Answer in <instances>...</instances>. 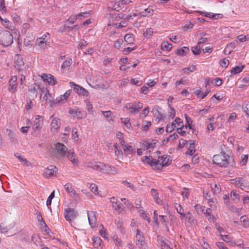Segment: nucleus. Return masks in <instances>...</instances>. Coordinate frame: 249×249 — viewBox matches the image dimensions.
Masks as SVG:
<instances>
[{"label": "nucleus", "instance_id": "1", "mask_svg": "<svg viewBox=\"0 0 249 249\" xmlns=\"http://www.w3.org/2000/svg\"><path fill=\"white\" fill-rule=\"evenodd\" d=\"M138 15V13H134L133 14H130L128 16H127L126 18L124 19V20H121V18L117 15L114 14L112 15L111 18L109 19L108 21V23L107 24L108 26H113L116 28L120 29L123 27H124L127 26L128 23L125 21V19L127 20H129L133 18V17H135Z\"/></svg>", "mask_w": 249, "mask_h": 249}, {"label": "nucleus", "instance_id": "2", "mask_svg": "<svg viewBox=\"0 0 249 249\" xmlns=\"http://www.w3.org/2000/svg\"><path fill=\"white\" fill-rule=\"evenodd\" d=\"M233 159L225 152H221L213 156V162L221 167H227Z\"/></svg>", "mask_w": 249, "mask_h": 249}, {"label": "nucleus", "instance_id": "3", "mask_svg": "<svg viewBox=\"0 0 249 249\" xmlns=\"http://www.w3.org/2000/svg\"><path fill=\"white\" fill-rule=\"evenodd\" d=\"M13 43L12 34L8 31H0V44L4 47H8Z\"/></svg>", "mask_w": 249, "mask_h": 249}, {"label": "nucleus", "instance_id": "4", "mask_svg": "<svg viewBox=\"0 0 249 249\" xmlns=\"http://www.w3.org/2000/svg\"><path fill=\"white\" fill-rule=\"evenodd\" d=\"M50 38V34L45 33L41 37L37 38L36 42V47L37 50L43 51L47 48V41Z\"/></svg>", "mask_w": 249, "mask_h": 249}, {"label": "nucleus", "instance_id": "5", "mask_svg": "<svg viewBox=\"0 0 249 249\" xmlns=\"http://www.w3.org/2000/svg\"><path fill=\"white\" fill-rule=\"evenodd\" d=\"M172 162L170 156L165 155L160 156L158 160H156V170H160L164 167L169 165Z\"/></svg>", "mask_w": 249, "mask_h": 249}, {"label": "nucleus", "instance_id": "6", "mask_svg": "<svg viewBox=\"0 0 249 249\" xmlns=\"http://www.w3.org/2000/svg\"><path fill=\"white\" fill-rule=\"evenodd\" d=\"M40 90V100L42 104L45 105L49 103H52L53 101V97L47 88L45 87L41 88Z\"/></svg>", "mask_w": 249, "mask_h": 249}, {"label": "nucleus", "instance_id": "7", "mask_svg": "<svg viewBox=\"0 0 249 249\" xmlns=\"http://www.w3.org/2000/svg\"><path fill=\"white\" fill-rule=\"evenodd\" d=\"M87 166L91 169L104 173L106 164L100 161L92 160L87 163Z\"/></svg>", "mask_w": 249, "mask_h": 249}, {"label": "nucleus", "instance_id": "8", "mask_svg": "<svg viewBox=\"0 0 249 249\" xmlns=\"http://www.w3.org/2000/svg\"><path fill=\"white\" fill-rule=\"evenodd\" d=\"M14 67L18 72L22 71L25 70V63L23 58L18 54L15 56Z\"/></svg>", "mask_w": 249, "mask_h": 249}, {"label": "nucleus", "instance_id": "9", "mask_svg": "<svg viewBox=\"0 0 249 249\" xmlns=\"http://www.w3.org/2000/svg\"><path fill=\"white\" fill-rule=\"evenodd\" d=\"M71 87H73L74 91L79 95L88 97L89 95V91L80 85H77L73 82L69 83Z\"/></svg>", "mask_w": 249, "mask_h": 249}, {"label": "nucleus", "instance_id": "10", "mask_svg": "<svg viewBox=\"0 0 249 249\" xmlns=\"http://www.w3.org/2000/svg\"><path fill=\"white\" fill-rule=\"evenodd\" d=\"M40 77L43 81L49 86H53L57 83V79L51 74L43 73Z\"/></svg>", "mask_w": 249, "mask_h": 249}, {"label": "nucleus", "instance_id": "11", "mask_svg": "<svg viewBox=\"0 0 249 249\" xmlns=\"http://www.w3.org/2000/svg\"><path fill=\"white\" fill-rule=\"evenodd\" d=\"M43 118L42 116L40 115H36L35 119L34 121V123L33 124L32 128L33 129L34 132H38L39 131L43 126Z\"/></svg>", "mask_w": 249, "mask_h": 249}, {"label": "nucleus", "instance_id": "12", "mask_svg": "<svg viewBox=\"0 0 249 249\" xmlns=\"http://www.w3.org/2000/svg\"><path fill=\"white\" fill-rule=\"evenodd\" d=\"M61 125L60 120L55 117L53 119L50 124V131L53 134L58 132Z\"/></svg>", "mask_w": 249, "mask_h": 249}, {"label": "nucleus", "instance_id": "13", "mask_svg": "<svg viewBox=\"0 0 249 249\" xmlns=\"http://www.w3.org/2000/svg\"><path fill=\"white\" fill-rule=\"evenodd\" d=\"M113 1L116 2L111 4V7L117 11H119L124 5L131 2L130 0H113Z\"/></svg>", "mask_w": 249, "mask_h": 249}, {"label": "nucleus", "instance_id": "14", "mask_svg": "<svg viewBox=\"0 0 249 249\" xmlns=\"http://www.w3.org/2000/svg\"><path fill=\"white\" fill-rule=\"evenodd\" d=\"M57 172L56 167L53 165H50L44 170L43 176L46 178H51L55 176Z\"/></svg>", "mask_w": 249, "mask_h": 249}, {"label": "nucleus", "instance_id": "15", "mask_svg": "<svg viewBox=\"0 0 249 249\" xmlns=\"http://www.w3.org/2000/svg\"><path fill=\"white\" fill-rule=\"evenodd\" d=\"M156 143V140L150 139L144 141L141 145V150H149L150 151V150H152L155 147Z\"/></svg>", "mask_w": 249, "mask_h": 249}, {"label": "nucleus", "instance_id": "16", "mask_svg": "<svg viewBox=\"0 0 249 249\" xmlns=\"http://www.w3.org/2000/svg\"><path fill=\"white\" fill-rule=\"evenodd\" d=\"M66 155L68 159L71 161L73 165H78L79 160L73 149L68 150Z\"/></svg>", "mask_w": 249, "mask_h": 249}, {"label": "nucleus", "instance_id": "17", "mask_svg": "<svg viewBox=\"0 0 249 249\" xmlns=\"http://www.w3.org/2000/svg\"><path fill=\"white\" fill-rule=\"evenodd\" d=\"M76 214L73 209L68 208L64 212V216L67 221H71L76 217Z\"/></svg>", "mask_w": 249, "mask_h": 249}, {"label": "nucleus", "instance_id": "18", "mask_svg": "<svg viewBox=\"0 0 249 249\" xmlns=\"http://www.w3.org/2000/svg\"><path fill=\"white\" fill-rule=\"evenodd\" d=\"M97 213L95 212L89 211L88 213V217L89 225L94 227L97 223Z\"/></svg>", "mask_w": 249, "mask_h": 249}, {"label": "nucleus", "instance_id": "19", "mask_svg": "<svg viewBox=\"0 0 249 249\" xmlns=\"http://www.w3.org/2000/svg\"><path fill=\"white\" fill-rule=\"evenodd\" d=\"M124 107L131 114L138 112L140 108L139 104H126Z\"/></svg>", "mask_w": 249, "mask_h": 249}, {"label": "nucleus", "instance_id": "20", "mask_svg": "<svg viewBox=\"0 0 249 249\" xmlns=\"http://www.w3.org/2000/svg\"><path fill=\"white\" fill-rule=\"evenodd\" d=\"M71 92V90L69 89L67 90L64 94L61 95L57 97L55 100L56 103L61 104L66 102V101L70 97Z\"/></svg>", "mask_w": 249, "mask_h": 249}, {"label": "nucleus", "instance_id": "21", "mask_svg": "<svg viewBox=\"0 0 249 249\" xmlns=\"http://www.w3.org/2000/svg\"><path fill=\"white\" fill-rule=\"evenodd\" d=\"M142 162L145 164L150 166L154 170H155L156 159L151 156H144L142 160Z\"/></svg>", "mask_w": 249, "mask_h": 249}, {"label": "nucleus", "instance_id": "22", "mask_svg": "<svg viewBox=\"0 0 249 249\" xmlns=\"http://www.w3.org/2000/svg\"><path fill=\"white\" fill-rule=\"evenodd\" d=\"M55 148L57 152L61 157H64L68 151L66 146L60 143H57L56 144Z\"/></svg>", "mask_w": 249, "mask_h": 249}, {"label": "nucleus", "instance_id": "23", "mask_svg": "<svg viewBox=\"0 0 249 249\" xmlns=\"http://www.w3.org/2000/svg\"><path fill=\"white\" fill-rule=\"evenodd\" d=\"M17 77L16 76H12L9 81V90L11 93H14L17 90Z\"/></svg>", "mask_w": 249, "mask_h": 249}, {"label": "nucleus", "instance_id": "24", "mask_svg": "<svg viewBox=\"0 0 249 249\" xmlns=\"http://www.w3.org/2000/svg\"><path fill=\"white\" fill-rule=\"evenodd\" d=\"M106 120L110 124L113 123L114 122V117L112 112L109 111H101Z\"/></svg>", "mask_w": 249, "mask_h": 249}, {"label": "nucleus", "instance_id": "25", "mask_svg": "<svg viewBox=\"0 0 249 249\" xmlns=\"http://www.w3.org/2000/svg\"><path fill=\"white\" fill-rule=\"evenodd\" d=\"M121 146L125 155H132L135 153V148L132 146L125 144V143Z\"/></svg>", "mask_w": 249, "mask_h": 249}, {"label": "nucleus", "instance_id": "26", "mask_svg": "<svg viewBox=\"0 0 249 249\" xmlns=\"http://www.w3.org/2000/svg\"><path fill=\"white\" fill-rule=\"evenodd\" d=\"M205 214V216L208 218V220L209 221H213V222H215V218L212 215V210L210 208H207L205 209H204V211L203 213Z\"/></svg>", "mask_w": 249, "mask_h": 249}, {"label": "nucleus", "instance_id": "27", "mask_svg": "<svg viewBox=\"0 0 249 249\" xmlns=\"http://www.w3.org/2000/svg\"><path fill=\"white\" fill-rule=\"evenodd\" d=\"M117 170L115 167L106 164L104 174H110L114 175L117 173Z\"/></svg>", "mask_w": 249, "mask_h": 249}, {"label": "nucleus", "instance_id": "28", "mask_svg": "<svg viewBox=\"0 0 249 249\" xmlns=\"http://www.w3.org/2000/svg\"><path fill=\"white\" fill-rule=\"evenodd\" d=\"M151 194L152 196L153 197V198L155 200V202L158 204H161V200L159 197V193H158L157 190L154 189H151Z\"/></svg>", "mask_w": 249, "mask_h": 249}, {"label": "nucleus", "instance_id": "29", "mask_svg": "<svg viewBox=\"0 0 249 249\" xmlns=\"http://www.w3.org/2000/svg\"><path fill=\"white\" fill-rule=\"evenodd\" d=\"M172 48V45L171 44L169 43L167 41H163L160 45V49L162 51H170Z\"/></svg>", "mask_w": 249, "mask_h": 249}, {"label": "nucleus", "instance_id": "30", "mask_svg": "<svg viewBox=\"0 0 249 249\" xmlns=\"http://www.w3.org/2000/svg\"><path fill=\"white\" fill-rule=\"evenodd\" d=\"M176 209L178 213L180 215V217L183 219L185 217V214L184 213V210L179 204H176Z\"/></svg>", "mask_w": 249, "mask_h": 249}, {"label": "nucleus", "instance_id": "31", "mask_svg": "<svg viewBox=\"0 0 249 249\" xmlns=\"http://www.w3.org/2000/svg\"><path fill=\"white\" fill-rule=\"evenodd\" d=\"M0 20L2 25L7 29H10L12 27V23L6 18H2L0 17Z\"/></svg>", "mask_w": 249, "mask_h": 249}, {"label": "nucleus", "instance_id": "32", "mask_svg": "<svg viewBox=\"0 0 249 249\" xmlns=\"http://www.w3.org/2000/svg\"><path fill=\"white\" fill-rule=\"evenodd\" d=\"M189 49L188 47H183L180 49H178L176 53L178 55L184 56L189 52Z\"/></svg>", "mask_w": 249, "mask_h": 249}, {"label": "nucleus", "instance_id": "33", "mask_svg": "<svg viewBox=\"0 0 249 249\" xmlns=\"http://www.w3.org/2000/svg\"><path fill=\"white\" fill-rule=\"evenodd\" d=\"M122 124L125 126V127L128 130H131L132 127L130 122V119L129 118H121Z\"/></svg>", "mask_w": 249, "mask_h": 249}, {"label": "nucleus", "instance_id": "34", "mask_svg": "<svg viewBox=\"0 0 249 249\" xmlns=\"http://www.w3.org/2000/svg\"><path fill=\"white\" fill-rule=\"evenodd\" d=\"M124 41L128 44H133L134 41V37L132 34H127L124 36Z\"/></svg>", "mask_w": 249, "mask_h": 249}, {"label": "nucleus", "instance_id": "35", "mask_svg": "<svg viewBox=\"0 0 249 249\" xmlns=\"http://www.w3.org/2000/svg\"><path fill=\"white\" fill-rule=\"evenodd\" d=\"M196 151L195 145L194 142L190 141V146L186 152V154L189 155H192Z\"/></svg>", "mask_w": 249, "mask_h": 249}, {"label": "nucleus", "instance_id": "36", "mask_svg": "<svg viewBox=\"0 0 249 249\" xmlns=\"http://www.w3.org/2000/svg\"><path fill=\"white\" fill-rule=\"evenodd\" d=\"M113 208L118 213L124 211V207L122 203H116L115 205L113 204Z\"/></svg>", "mask_w": 249, "mask_h": 249}, {"label": "nucleus", "instance_id": "37", "mask_svg": "<svg viewBox=\"0 0 249 249\" xmlns=\"http://www.w3.org/2000/svg\"><path fill=\"white\" fill-rule=\"evenodd\" d=\"M189 130V129L188 128L187 125H185L180 127H178L177 131L179 134L181 136H184L186 134V131Z\"/></svg>", "mask_w": 249, "mask_h": 249}, {"label": "nucleus", "instance_id": "38", "mask_svg": "<svg viewBox=\"0 0 249 249\" xmlns=\"http://www.w3.org/2000/svg\"><path fill=\"white\" fill-rule=\"evenodd\" d=\"M240 222L244 228H246L249 227V220L248 218L246 215H244L241 217Z\"/></svg>", "mask_w": 249, "mask_h": 249}, {"label": "nucleus", "instance_id": "39", "mask_svg": "<svg viewBox=\"0 0 249 249\" xmlns=\"http://www.w3.org/2000/svg\"><path fill=\"white\" fill-rule=\"evenodd\" d=\"M93 245L96 248H98L101 246L102 243V240L98 237H93L92 238Z\"/></svg>", "mask_w": 249, "mask_h": 249}, {"label": "nucleus", "instance_id": "40", "mask_svg": "<svg viewBox=\"0 0 249 249\" xmlns=\"http://www.w3.org/2000/svg\"><path fill=\"white\" fill-rule=\"evenodd\" d=\"M249 155L242 154L240 157V164L241 166L246 165L248 161Z\"/></svg>", "mask_w": 249, "mask_h": 249}, {"label": "nucleus", "instance_id": "41", "mask_svg": "<svg viewBox=\"0 0 249 249\" xmlns=\"http://www.w3.org/2000/svg\"><path fill=\"white\" fill-rule=\"evenodd\" d=\"M153 10L151 8H145L144 10L141 12V16L148 17L153 14Z\"/></svg>", "mask_w": 249, "mask_h": 249}, {"label": "nucleus", "instance_id": "42", "mask_svg": "<svg viewBox=\"0 0 249 249\" xmlns=\"http://www.w3.org/2000/svg\"><path fill=\"white\" fill-rule=\"evenodd\" d=\"M72 63V59L70 58L65 61L61 66L62 70H66L70 68Z\"/></svg>", "mask_w": 249, "mask_h": 249}, {"label": "nucleus", "instance_id": "43", "mask_svg": "<svg viewBox=\"0 0 249 249\" xmlns=\"http://www.w3.org/2000/svg\"><path fill=\"white\" fill-rule=\"evenodd\" d=\"M70 114L71 115L74 117H77V118H81V117L80 116L81 112L80 111H78L76 109L71 108L69 111Z\"/></svg>", "mask_w": 249, "mask_h": 249}, {"label": "nucleus", "instance_id": "44", "mask_svg": "<svg viewBox=\"0 0 249 249\" xmlns=\"http://www.w3.org/2000/svg\"><path fill=\"white\" fill-rule=\"evenodd\" d=\"M244 68V66H241V67L236 66L234 68H232L231 70V74H236L239 73L242 71Z\"/></svg>", "mask_w": 249, "mask_h": 249}, {"label": "nucleus", "instance_id": "45", "mask_svg": "<svg viewBox=\"0 0 249 249\" xmlns=\"http://www.w3.org/2000/svg\"><path fill=\"white\" fill-rule=\"evenodd\" d=\"M39 89V85L38 83H35L33 84L32 87L29 89V91L35 93L36 94V96L37 93Z\"/></svg>", "mask_w": 249, "mask_h": 249}, {"label": "nucleus", "instance_id": "46", "mask_svg": "<svg viewBox=\"0 0 249 249\" xmlns=\"http://www.w3.org/2000/svg\"><path fill=\"white\" fill-rule=\"evenodd\" d=\"M186 219L188 220V221L191 223H196V220L195 217L193 216L192 213L190 212H188L186 213Z\"/></svg>", "mask_w": 249, "mask_h": 249}, {"label": "nucleus", "instance_id": "47", "mask_svg": "<svg viewBox=\"0 0 249 249\" xmlns=\"http://www.w3.org/2000/svg\"><path fill=\"white\" fill-rule=\"evenodd\" d=\"M196 70V67L195 65H192L188 67H186L182 69V71L184 73H189L190 72H193Z\"/></svg>", "mask_w": 249, "mask_h": 249}, {"label": "nucleus", "instance_id": "48", "mask_svg": "<svg viewBox=\"0 0 249 249\" xmlns=\"http://www.w3.org/2000/svg\"><path fill=\"white\" fill-rule=\"evenodd\" d=\"M151 124L150 121H143L142 125V130L144 131H148L151 126Z\"/></svg>", "mask_w": 249, "mask_h": 249}, {"label": "nucleus", "instance_id": "49", "mask_svg": "<svg viewBox=\"0 0 249 249\" xmlns=\"http://www.w3.org/2000/svg\"><path fill=\"white\" fill-rule=\"evenodd\" d=\"M176 128H177V126L176 125L174 122H173L167 125L166 131L167 132H172L173 130L175 129Z\"/></svg>", "mask_w": 249, "mask_h": 249}, {"label": "nucleus", "instance_id": "50", "mask_svg": "<svg viewBox=\"0 0 249 249\" xmlns=\"http://www.w3.org/2000/svg\"><path fill=\"white\" fill-rule=\"evenodd\" d=\"M54 194H55V191L54 190L52 192V193L48 197V198L47 200L46 205H47V207H48V208H49V209L50 208V206L51 205V204H52V200L54 197Z\"/></svg>", "mask_w": 249, "mask_h": 249}, {"label": "nucleus", "instance_id": "51", "mask_svg": "<svg viewBox=\"0 0 249 249\" xmlns=\"http://www.w3.org/2000/svg\"><path fill=\"white\" fill-rule=\"evenodd\" d=\"M198 12L204 17H208L211 18H216V16H217L214 15V14L211 12H208L205 11H198Z\"/></svg>", "mask_w": 249, "mask_h": 249}, {"label": "nucleus", "instance_id": "52", "mask_svg": "<svg viewBox=\"0 0 249 249\" xmlns=\"http://www.w3.org/2000/svg\"><path fill=\"white\" fill-rule=\"evenodd\" d=\"M153 32L152 28H148L143 32V36L146 38H149L152 36Z\"/></svg>", "mask_w": 249, "mask_h": 249}, {"label": "nucleus", "instance_id": "53", "mask_svg": "<svg viewBox=\"0 0 249 249\" xmlns=\"http://www.w3.org/2000/svg\"><path fill=\"white\" fill-rule=\"evenodd\" d=\"M221 239L226 242L230 243L232 245H236V243L234 242H232L229 235H223L220 234Z\"/></svg>", "mask_w": 249, "mask_h": 249}, {"label": "nucleus", "instance_id": "54", "mask_svg": "<svg viewBox=\"0 0 249 249\" xmlns=\"http://www.w3.org/2000/svg\"><path fill=\"white\" fill-rule=\"evenodd\" d=\"M213 192L215 194H218L220 192L221 188L219 184H214L211 186Z\"/></svg>", "mask_w": 249, "mask_h": 249}, {"label": "nucleus", "instance_id": "55", "mask_svg": "<svg viewBox=\"0 0 249 249\" xmlns=\"http://www.w3.org/2000/svg\"><path fill=\"white\" fill-rule=\"evenodd\" d=\"M237 39L240 42H244L249 39V36L240 35L237 36Z\"/></svg>", "mask_w": 249, "mask_h": 249}, {"label": "nucleus", "instance_id": "56", "mask_svg": "<svg viewBox=\"0 0 249 249\" xmlns=\"http://www.w3.org/2000/svg\"><path fill=\"white\" fill-rule=\"evenodd\" d=\"M194 208L196 213L198 214H200L201 213H203L204 211V209L205 208L204 207H202L199 204L196 205Z\"/></svg>", "mask_w": 249, "mask_h": 249}, {"label": "nucleus", "instance_id": "57", "mask_svg": "<svg viewBox=\"0 0 249 249\" xmlns=\"http://www.w3.org/2000/svg\"><path fill=\"white\" fill-rule=\"evenodd\" d=\"M89 188L90 191L95 195L98 194V188L96 184H95L94 183L90 184Z\"/></svg>", "mask_w": 249, "mask_h": 249}, {"label": "nucleus", "instance_id": "58", "mask_svg": "<svg viewBox=\"0 0 249 249\" xmlns=\"http://www.w3.org/2000/svg\"><path fill=\"white\" fill-rule=\"evenodd\" d=\"M116 137L119 140V142L120 144L121 145H124V143H125V142L123 139V134L120 132H118L116 133Z\"/></svg>", "mask_w": 249, "mask_h": 249}, {"label": "nucleus", "instance_id": "59", "mask_svg": "<svg viewBox=\"0 0 249 249\" xmlns=\"http://www.w3.org/2000/svg\"><path fill=\"white\" fill-rule=\"evenodd\" d=\"M0 12L1 13H5L6 12L4 0H0Z\"/></svg>", "mask_w": 249, "mask_h": 249}, {"label": "nucleus", "instance_id": "60", "mask_svg": "<svg viewBox=\"0 0 249 249\" xmlns=\"http://www.w3.org/2000/svg\"><path fill=\"white\" fill-rule=\"evenodd\" d=\"M178 135L176 133H174L171 135L168 138H167L166 140H164L163 142H172L174 140H176L178 138Z\"/></svg>", "mask_w": 249, "mask_h": 249}, {"label": "nucleus", "instance_id": "61", "mask_svg": "<svg viewBox=\"0 0 249 249\" xmlns=\"http://www.w3.org/2000/svg\"><path fill=\"white\" fill-rule=\"evenodd\" d=\"M99 234L100 235L104 238H107L108 234L107 233V230L102 227V229L99 230Z\"/></svg>", "mask_w": 249, "mask_h": 249}, {"label": "nucleus", "instance_id": "62", "mask_svg": "<svg viewBox=\"0 0 249 249\" xmlns=\"http://www.w3.org/2000/svg\"><path fill=\"white\" fill-rule=\"evenodd\" d=\"M77 18L78 17L77 15H73L70 17V18L68 19L67 21L70 24H73Z\"/></svg>", "mask_w": 249, "mask_h": 249}, {"label": "nucleus", "instance_id": "63", "mask_svg": "<svg viewBox=\"0 0 249 249\" xmlns=\"http://www.w3.org/2000/svg\"><path fill=\"white\" fill-rule=\"evenodd\" d=\"M193 53L195 55H198L201 52L200 47L197 45L196 46L192 48Z\"/></svg>", "mask_w": 249, "mask_h": 249}, {"label": "nucleus", "instance_id": "64", "mask_svg": "<svg viewBox=\"0 0 249 249\" xmlns=\"http://www.w3.org/2000/svg\"><path fill=\"white\" fill-rule=\"evenodd\" d=\"M193 27L194 24L191 21H189L183 27V30L184 31H187L189 29H192Z\"/></svg>", "mask_w": 249, "mask_h": 249}]
</instances>
